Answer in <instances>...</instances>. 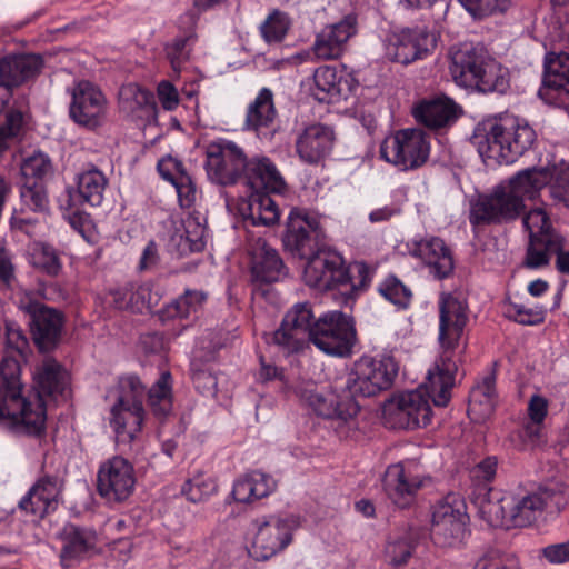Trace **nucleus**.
<instances>
[{"instance_id": "nucleus-41", "label": "nucleus", "mask_w": 569, "mask_h": 569, "mask_svg": "<svg viewBox=\"0 0 569 569\" xmlns=\"http://www.w3.org/2000/svg\"><path fill=\"white\" fill-rule=\"evenodd\" d=\"M277 116L273 93L269 88L259 90L254 100L248 106L244 124L247 129L258 131L269 128Z\"/></svg>"}, {"instance_id": "nucleus-46", "label": "nucleus", "mask_w": 569, "mask_h": 569, "mask_svg": "<svg viewBox=\"0 0 569 569\" xmlns=\"http://www.w3.org/2000/svg\"><path fill=\"white\" fill-rule=\"evenodd\" d=\"M171 373L163 371L148 392V403L158 417H166L172 406Z\"/></svg>"}, {"instance_id": "nucleus-29", "label": "nucleus", "mask_w": 569, "mask_h": 569, "mask_svg": "<svg viewBox=\"0 0 569 569\" xmlns=\"http://www.w3.org/2000/svg\"><path fill=\"white\" fill-rule=\"evenodd\" d=\"M358 31V16L350 12L337 23L327 26L316 36L312 50L318 59L335 60L345 51L347 42Z\"/></svg>"}, {"instance_id": "nucleus-49", "label": "nucleus", "mask_w": 569, "mask_h": 569, "mask_svg": "<svg viewBox=\"0 0 569 569\" xmlns=\"http://www.w3.org/2000/svg\"><path fill=\"white\" fill-rule=\"evenodd\" d=\"M216 490L217 483L214 480L203 473L194 475L182 487V493L194 503L207 500Z\"/></svg>"}, {"instance_id": "nucleus-35", "label": "nucleus", "mask_w": 569, "mask_h": 569, "mask_svg": "<svg viewBox=\"0 0 569 569\" xmlns=\"http://www.w3.org/2000/svg\"><path fill=\"white\" fill-rule=\"evenodd\" d=\"M335 140L333 130L321 123L311 124L298 136L296 150L300 159L316 164L329 154Z\"/></svg>"}, {"instance_id": "nucleus-4", "label": "nucleus", "mask_w": 569, "mask_h": 569, "mask_svg": "<svg viewBox=\"0 0 569 569\" xmlns=\"http://www.w3.org/2000/svg\"><path fill=\"white\" fill-rule=\"evenodd\" d=\"M566 505L562 492L550 488L528 490L523 487L506 492L497 501L489 500L483 511L493 515L492 522L506 528H525L542 517L545 510L560 511Z\"/></svg>"}, {"instance_id": "nucleus-1", "label": "nucleus", "mask_w": 569, "mask_h": 569, "mask_svg": "<svg viewBox=\"0 0 569 569\" xmlns=\"http://www.w3.org/2000/svg\"><path fill=\"white\" fill-rule=\"evenodd\" d=\"M37 393L31 397L21 381V366L17 358L0 360V425L19 435L41 437L46 432V398L64 397L70 387V375L53 358H46L34 371Z\"/></svg>"}, {"instance_id": "nucleus-42", "label": "nucleus", "mask_w": 569, "mask_h": 569, "mask_svg": "<svg viewBox=\"0 0 569 569\" xmlns=\"http://www.w3.org/2000/svg\"><path fill=\"white\" fill-rule=\"evenodd\" d=\"M28 111L29 101L20 97L0 113V154L9 148L10 139L20 133Z\"/></svg>"}, {"instance_id": "nucleus-10", "label": "nucleus", "mask_w": 569, "mask_h": 569, "mask_svg": "<svg viewBox=\"0 0 569 569\" xmlns=\"http://www.w3.org/2000/svg\"><path fill=\"white\" fill-rule=\"evenodd\" d=\"M254 532L249 555L258 561H266L283 551L293 540V532L300 526L295 515L263 516L252 521Z\"/></svg>"}, {"instance_id": "nucleus-23", "label": "nucleus", "mask_w": 569, "mask_h": 569, "mask_svg": "<svg viewBox=\"0 0 569 569\" xmlns=\"http://www.w3.org/2000/svg\"><path fill=\"white\" fill-rule=\"evenodd\" d=\"M136 476L132 463L121 456L101 462L97 473V491L110 503L127 500L133 492Z\"/></svg>"}, {"instance_id": "nucleus-22", "label": "nucleus", "mask_w": 569, "mask_h": 569, "mask_svg": "<svg viewBox=\"0 0 569 569\" xmlns=\"http://www.w3.org/2000/svg\"><path fill=\"white\" fill-rule=\"evenodd\" d=\"M428 481L430 477L420 473L417 465L399 462L387 468L382 486L393 506L407 509L416 502L419 490Z\"/></svg>"}, {"instance_id": "nucleus-53", "label": "nucleus", "mask_w": 569, "mask_h": 569, "mask_svg": "<svg viewBox=\"0 0 569 569\" xmlns=\"http://www.w3.org/2000/svg\"><path fill=\"white\" fill-rule=\"evenodd\" d=\"M548 415V401L538 395L530 398L528 403V416L530 423L525 427V432L531 439L539 438L541 425Z\"/></svg>"}, {"instance_id": "nucleus-11", "label": "nucleus", "mask_w": 569, "mask_h": 569, "mask_svg": "<svg viewBox=\"0 0 569 569\" xmlns=\"http://www.w3.org/2000/svg\"><path fill=\"white\" fill-rule=\"evenodd\" d=\"M74 184V187H68L66 194L60 199V208L68 213L73 227L84 219L80 206H101L109 179L96 164L89 163L77 173Z\"/></svg>"}, {"instance_id": "nucleus-27", "label": "nucleus", "mask_w": 569, "mask_h": 569, "mask_svg": "<svg viewBox=\"0 0 569 569\" xmlns=\"http://www.w3.org/2000/svg\"><path fill=\"white\" fill-rule=\"evenodd\" d=\"M107 100L102 91L90 81L81 80L71 92L70 118L79 126L96 129L106 112Z\"/></svg>"}, {"instance_id": "nucleus-61", "label": "nucleus", "mask_w": 569, "mask_h": 569, "mask_svg": "<svg viewBox=\"0 0 569 569\" xmlns=\"http://www.w3.org/2000/svg\"><path fill=\"white\" fill-rule=\"evenodd\" d=\"M541 555L548 562L553 565L569 562V540L548 545L541 549Z\"/></svg>"}, {"instance_id": "nucleus-20", "label": "nucleus", "mask_w": 569, "mask_h": 569, "mask_svg": "<svg viewBox=\"0 0 569 569\" xmlns=\"http://www.w3.org/2000/svg\"><path fill=\"white\" fill-rule=\"evenodd\" d=\"M19 308L29 317L30 333L38 349L53 350L61 339L63 315L28 295L20 299Z\"/></svg>"}, {"instance_id": "nucleus-3", "label": "nucleus", "mask_w": 569, "mask_h": 569, "mask_svg": "<svg viewBox=\"0 0 569 569\" xmlns=\"http://www.w3.org/2000/svg\"><path fill=\"white\" fill-rule=\"evenodd\" d=\"M537 141V133L527 120L506 116L479 122L471 137L483 161L498 164L515 163Z\"/></svg>"}, {"instance_id": "nucleus-44", "label": "nucleus", "mask_w": 569, "mask_h": 569, "mask_svg": "<svg viewBox=\"0 0 569 569\" xmlns=\"http://www.w3.org/2000/svg\"><path fill=\"white\" fill-rule=\"evenodd\" d=\"M52 172L53 166L50 157L42 151H37L23 159L20 167V182L47 184Z\"/></svg>"}, {"instance_id": "nucleus-43", "label": "nucleus", "mask_w": 569, "mask_h": 569, "mask_svg": "<svg viewBox=\"0 0 569 569\" xmlns=\"http://www.w3.org/2000/svg\"><path fill=\"white\" fill-rule=\"evenodd\" d=\"M377 293L397 310H408L413 300L412 289L395 273L386 274L377 284Z\"/></svg>"}, {"instance_id": "nucleus-30", "label": "nucleus", "mask_w": 569, "mask_h": 569, "mask_svg": "<svg viewBox=\"0 0 569 569\" xmlns=\"http://www.w3.org/2000/svg\"><path fill=\"white\" fill-rule=\"evenodd\" d=\"M411 254L420 259L429 273L438 280L447 279L453 272L455 263L451 250L439 237H428L416 241Z\"/></svg>"}, {"instance_id": "nucleus-45", "label": "nucleus", "mask_w": 569, "mask_h": 569, "mask_svg": "<svg viewBox=\"0 0 569 569\" xmlns=\"http://www.w3.org/2000/svg\"><path fill=\"white\" fill-rule=\"evenodd\" d=\"M350 280L342 286L346 300H356L370 287L376 273V268L365 261H355L347 266Z\"/></svg>"}, {"instance_id": "nucleus-34", "label": "nucleus", "mask_w": 569, "mask_h": 569, "mask_svg": "<svg viewBox=\"0 0 569 569\" xmlns=\"http://www.w3.org/2000/svg\"><path fill=\"white\" fill-rule=\"evenodd\" d=\"M393 415L400 428H425L431 422L432 409L423 392L412 390L398 397Z\"/></svg>"}, {"instance_id": "nucleus-2", "label": "nucleus", "mask_w": 569, "mask_h": 569, "mask_svg": "<svg viewBox=\"0 0 569 569\" xmlns=\"http://www.w3.org/2000/svg\"><path fill=\"white\" fill-rule=\"evenodd\" d=\"M438 342L441 349L436 371L429 372L428 396L438 407H446L451 398L456 375L467 341L463 340L469 323V305L458 292L441 293L438 300Z\"/></svg>"}, {"instance_id": "nucleus-38", "label": "nucleus", "mask_w": 569, "mask_h": 569, "mask_svg": "<svg viewBox=\"0 0 569 569\" xmlns=\"http://www.w3.org/2000/svg\"><path fill=\"white\" fill-rule=\"evenodd\" d=\"M349 82L335 67L321 66L315 70L311 96L321 103H335L347 97Z\"/></svg>"}, {"instance_id": "nucleus-62", "label": "nucleus", "mask_w": 569, "mask_h": 569, "mask_svg": "<svg viewBox=\"0 0 569 569\" xmlns=\"http://www.w3.org/2000/svg\"><path fill=\"white\" fill-rule=\"evenodd\" d=\"M192 382L201 393H211L216 390L217 378L206 369L192 368Z\"/></svg>"}, {"instance_id": "nucleus-15", "label": "nucleus", "mask_w": 569, "mask_h": 569, "mask_svg": "<svg viewBox=\"0 0 569 569\" xmlns=\"http://www.w3.org/2000/svg\"><path fill=\"white\" fill-rule=\"evenodd\" d=\"M250 270L252 276V295L271 300L273 290L270 284L278 282L286 274V266L277 249L266 239L257 238L248 242Z\"/></svg>"}, {"instance_id": "nucleus-57", "label": "nucleus", "mask_w": 569, "mask_h": 569, "mask_svg": "<svg viewBox=\"0 0 569 569\" xmlns=\"http://www.w3.org/2000/svg\"><path fill=\"white\" fill-rule=\"evenodd\" d=\"M529 239L526 263L530 268H540L548 263V252L553 246V239Z\"/></svg>"}, {"instance_id": "nucleus-14", "label": "nucleus", "mask_w": 569, "mask_h": 569, "mask_svg": "<svg viewBox=\"0 0 569 569\" xmlns=\"http://www.w3.org/2000/svg\"><path fill=\"white\" fill-rule=\"evenodd\" d=\"M430 153L428 136L421 129H402L387 138L381 147V158L401 170H413L423 166Z\"/></svg>"}, {"instance_id": "nucleus-26", "label": "nucleus", "mask_w": 569, "mask_h": 569, "mask_svg": "<svg viewBox=\"0 0 569 569\" xmlns=\"http://www.w3.org/2000/svg\"><path fill=\"white\" fill-rule=\"evenodd\" d=\"M343 377L336 380L333 391L326 393L310 391L306 401L312 411L325 419L348 423L360 410L357 397L343 390Z\"/></svg>"}, {"instance_id": "nucleus-47", "label": "nucleus", "mask_w": 569, "mask_h": 569, "mask_svg": "<svg viewBox=\"0 0 569 569\" xmlns=\"http://www.w3.org/2000/svg\"><path fill=\"white\" fill-rule=\"evenodd\" d=\"M206 227L197 219L189 217L183 221V233L179 236L178 248L181 254L201 252L206 248Z\"/></svg>"}, {"instance_id": "nucleus-25", "label": "nucleus", "mask_w": 569, "mask_h": 569, "mask_svg": "<svg viewBox=\"0 0 569 569\" xmlns=\"http://www.w3.org/2000/svg\"><path fill=\"white\" fill-rule=\"evenodd\" d=\"M437 41L436 33L426 26L405 28L390 39L388 54L396 62L409 64L429 57Z\"/></svg>"}, {"instance_id": "nucleus-7", "label": "nucleus", "mask_w": 569, "mask_h": 569, "mask_svg": "<svg viewBox=\"0 0 569 569\" xmlns=\"http://www.w3.org/2000/svg\"><path fill=\"white\" fill-rule=\"evenodd\" d=\"M144 387L139 377L123 376L118 382V398L110 410V426L118 443L129 445L141 431L144 420Z\"/></svg>"}, {"instance_id": "nucleus-40", "label": "nucleus", "mask_w": 569, "mask_h": 569, "mask_svg": "<svg viewBox=\"0 0 569 569\" xmlns=\"http://www.w3.org/2000/svg\"><path fill=\"white\" fill-rule=\"evenodd\" d=\"M276 488L272 476L254 470L234 480L231 495L237 502L251 503L268 497Z\"/></svg>"}, {"instance_id": "nucleus-32", "label": "nucleus", "mask_w": 569, "mask_h": 569, "mask_svg": "<svg viewBox=\"0 0 569 569\" xmlns=\"http://www.w3.org/2000/svg\"><path fill=\"white\" fill-rule=\"evenodd\" d=\"M19 196L20 208L13 210L10 224L14 229L27 231L36 222L34 219L26 216L27 212L46 213L49 211L48 188L47 184L20 182Z\"/></svg>"}, {"instance_id": "nucleus-56", "label": "nucleus", "mask_w": 569, "mask_h": 569, "mask_svg": "<svg viewBox=\"0 0 569 569\" xmlns=\"http://www.w3.org/2000/svg\"><path fill=\"white\" fill-rule=\"evenodd\" d=\"M506 317L523 326H537L545 321L546 310L542 307L527 308L523 305L510 302L506 309Z\"/></svg>"}, {"instance_id": "nucleus-64", "label": "nucleus", "mask_w": 569, "mask_h": 569, "mask_svg": "<svg viewBox=\"0 0 569 569\" xmlns=\"http://www.w3.org/2000/svg\"><path fill=\"white\" fill-rule=\"evenodd\" d=\"M472 569H519L515 559L506 557H483L480 558Z\"/></svg>"}, {"instance_id": "nucleus-52", "label": "nucleus", "mask_w": 569, "mask_h": 569, "mask_svg": "<svg viewBox=\"0 0 569 569\" xmlns=\"http://www.w3.org/2000/svg\"><path fill=\"white\" fill-rule=\"evenodd\" d=\"M289 30L287 16L278 10L270 13L260 26L262 38L268 43L281 42Z\"/></svg>"}, {"instance_id": "nucleus-5", "label": "nucleus", "mask_w": 569, "mask_h": 569, "mask_svg": "<svg viewBox=\"0 0 569 569\" xmlns=\"http://www.w3.org/2000/svg\"><path fill=\"white\" fill-rule=\"evenodd\" d=\"M242 177L251 189L247 219L253 226L270 227L277 223L280 212L270 193H281L286 182L276 164L267 157L247 158Z\"/></svg>"}, {"instance_id": "nucleus-18", "label": "nucleus", "mask_w": 569, "mask_h": 569, "mask_svg": "<svg viewBox=\"0 0 569 569\" xmlns=\"http://www.w3.org/2000/svg\"><path fill=\"white\" fill-rule=\"evenodd\" d=\"M317 323L310 303H296L283 316L272 340L283 352L298 353L309 346Z\"/></svg>"}, {"instance_id": "nucleus-59", "label": "nucleus", "mask_w": 569, "mask_h": 569, "mask_svg": "<svg viewBox=\"0 0 569 569\" xmlns=\"http://www.w3.org/2000/svg\"><path fill=\"white\" fill-rule=\"evenodd\" d=\"M157 170L160 177L163 180L170 182L171 184L176 183L180 176L188 173L183 163L180 160L172 157H167L159 160L157 164Z\"/></svg>"}, {"instance_id": "nucleus-24", "label": "nucleus", "mask_w": 569, "mask_h": 569, "mask_svg": "<svg viewBox=\"0 0 569 569\" xmlns=\"http://www.w3.org/2000/svg\"><path fill=\"white\" fill-rule=\"evenodd\" d=\"M64 480L58 473H42L20 499L18 507L34 519L57 511L63 501Z\"/></svg>"}, {"instance_id": "nucleus-54", "label": "nucleus", "mask_w": 569, "mask_h": 569, "mask_svg": "<svg viewBox=\"0 0 569 569\" xmlns=\"http://www.w3.org/2000/svg\"><path fill=\"white\" fill-rule=\"evenodd\" d=\"M32 260L37 269L50 277H57L62 269V262L57 250L48 243H42L40 248L34 251Z\"/></svg>"}, {"instance_id": "nucleus-48", "label": "nucleus", "mask_w": 569, "mask_h": 569, "mask_svg": "<svg viewBox=\"0 0 569 569\" xmlns=\"http://www.w3.org/2000/svg\"><path fill=\"white\" fill-rule=\"evenodd\" d=\"M522 224L529 233V239H553L551 221L541 208L532 209L525 214Z\"/></svg>"}, {"instance_id": "nucleus-39", "label": "nucleus", "mask_w": 569, "mask_h": 569, "mask_svg": "<svg viewBox=\"0 0 569 569\" xmlns=\"http://www.w3.org/2000/svg\"><path fill=\"white\" fill-rule=\"evenodd\" d=\"M208 300V293L199 289H186L182 295L170 303L163 306L158 317L162 323L171 320H194L198 318L204 303Z\"/></svg>"}, {"instance_id": "nucleus-36", "label": "nucleus", "mask_w": 569, "mask_h": 569, "mask_svg": "<svg viewBox=\"0 0 569 569\" xmlns=\"http://www.w3.org/2000/svg\"><path fill=\"white\" fill-rule=\"evenodd\" d=\"M60 560L63 567L72 561L88 557L97 546V533L93 529L74 523H67L61 533Z\"/></svg>"}, {"instance_id": "nucleus-13", "label": "nucleus", "mask_w": 569, "mask_h": 569, "mask_svg": "<svg viewBox=\"0 0 569 569\" xmlns=\"http://www.w3.org/2000/svg\"><path fill=\"white\" fill-rule=\"evenodd\" d=\"M357 340L352 317L342 311H329L318 318L310 342L329 356L349 357Z\"/></svg>"}, {"instance_id": "nucleus-55", "label": "nucleus", "mask_w": 569, "mask_h": 569, "mask_svg": "<svg viewBox=\"0 0 569 569\" xmlns=\"http://www.w3.org/2000/svg\"><path fill=\"white\" fill-rule=\"evenodd\" d=\"M460 4L473 17L485 18L508 10L512 0H458Z\"/></svg>"}, {"instance_id": "nucleus-16", "label": "nucleus", "mask_w": 569, "mask_h": 569, "mask_svg": "<svg viewBox=\"0 0 569 569\" xmlns=\"http://www.w3.org/2000/svg\"><path fill=\"white\" fill-rule=\"evenodd\" d=\"M44 61L40 54H7L0 59V113L12 106L13 100L24 94H14L19 87L33 81L41 72Z\"/></svg>"}, {"instance_id": "nucleus-8", "label": "nucleus", "mask_w": 569, "mask_h": 569, "mask_svg": "<svg viewBox=\"0 0 569 569\" xmlns=\"http://www.w3.org/2000/svg\"><path fill=\"white\" fill-rule=\"evenodd\" d=\"M399 372V362L390 353L363 356L352 370L343 376V390L357 398H369L392 387Z\"/></svg>"}, {"instance_id": "nucleus-28", "label": "nucleus", "mask_w": 569, "mask_h": 569, "mask_svg": "<svg viewBox=\"0 0 569 569\" xmlns=\"http://www.w3.org/2000/svg\"><path fill=\"white\" fill-rule=\"evenodd\" d=\"M460 114V106L445 94L421 99L412 108L416 121L432 131L450 128Z\"/></svg>"}, {"instance_id": "nucleus-33", "label": "nucleus", "mask_w": 569, "mask_h": 569, "mask_svg": "<svg viewBox=\"0 0 569 569\" xmlns=\"http://www.w3.org/2000/svg\"><path fill=\"white\" fill-rule=\"evenodd\" d=\"M497 371L495 366L476 380L469 392L468 416L476 422H482L495 411L498 402Z\"/></svg>"}, {"instance_id": "nucleus-50", "label": "nucleus", "mask_w": 569, "mask_h": 569, "mask_svg": "<svg viewBox=\"0 0 569 569\" xmlns=\"http://www.w3.org/2000/svg\"><path fill=\"white\" fill-rule=\"evenodd\" d=\"M193 42L192 34H183L176 37L166 46V54L174 72L179 73L182 64L189 60Z\"/></svg>"}, {"instance_id": "nucleus-21", "label": "nucleus", "mask_w": 569, "mask_h": 569, "mask_svg": "<svg viewBox=\"0 0 569 569\" xmlns=\"http://www.w3.org/2000/svg\"><path fill=\"white\" fill-rule=\"evenodd\" d=\"M325 229L320 218L306 209L292 208L287 218L283 243L288 250L300 258L308 257L325 240Z\"/></svg>"}, {"instance_id": "nucleus-31", "label": "nucleus", "mask_w": 569, "mask_h": 569, "mask_svg": "<svg viewBox=\"0 0 569 569\" xmlns=\"http://www.w3.org/2000/svg\"><path fill=\"white\" fill-rule=\"evenodd\" d=\"M103 302L114 310L142 313L151 308L152 287L148 282H126L110 288L104 295Z\"/></svg>"}, {"instance_id": "nucleus-63", "label": "nucleus", "mask_w": 569, "mask_h": 569, "mask_svg": "<svg viewBox=\"0 0 569 569\" xmlns=\"http://www.w3.org/2000/svg\"><path fill=\"white\" fill-rule=\"evenodd\" d=\"M497 466L496 457H487L472 469V477L486 483L491 482L496 476Z\"/></svg>"}, {"instance_id": "nucleus-12", "label": "nucleus", "mask_w": 569, "mask_h": 569, "mask_svg": "<svg viewBox=\"0 0 569 569\" xmlns=\"http://www.w3.org/2000/svg\"><path fill=\"white\" fill-rule=\"evenodd\" d=\"M204 170L208 179L218 186L236 184L243 176L247 156L234 141L219 138L206 146Z\"/></svg>"}, {"instance_id": "nucleus-19", "label": "nucleus", "mask_w": 569, "mask_h": 569, "mask_svg": "<svg viewBox=\"0 0 569 569\" xmlns=\"http://www.w3.org/2000/svg\"><path fill=\"white\" fill-rule=\"evenodd\" d=\"M303 259H307L303 280L310 288L320 291L341 290L350 280L343 257L335 250L318 248Z\"/></svg>"}, {"instance_id": "nucleus-51", "label": "nucleus", "mask_w": 569, "mask_h": 569, "mask_svg": "<svg viewBox=\"0 0 569 569\" xmlns=\"http://www.w3.org/2000/svg\"><path fill=\"white\" fill-rule=\"evenodd\" d=\"M416 549V541L411 533L389 540L386 547V556L393 566H402L408 562Z\"/></svg>"}, {"instance_id": "nucleus-17", "label": "nucleus", "mask_w": 569, "mask_h": 569, "mask_svg": "<svg viewBox=\"0 0 569 569\" xmlns=\"http://www.w3.org/2000/svg\"><path fill=\"white\" fill-rule=\"evenodd\" d=\"M519 201L505 192L503 183L490 193H479L469 201V223L476 232L479 227L500 224L519 217Z\"/></svg>"}, {"instance_id": "nucleus-37", "label": "nucleus", "mask_w": 569, "mask_h": 569, "mask_svg": "<svg viewBox=\"0 0 569 569\" xmlns=\"http://www.w3.org/2000/svg\"><path fill=\"white\" fill-rule=\"evenodd\" d=\"M550 179L547 169L542 168H528L519 171L509 179L507 184H503L505 192L513 196L519 203V216L525 210V199H535L541 189H543Z\"/></svg>"}, {"instance_id": "nucleus-6", "label": "nucleus", "mask_w": 569, "mask_h": 569, "mask_svg": "<svg viewBox=\"0 0 569 569\" xmlns=\"http://www.w3.org/2000/svg\"><path fill=\"white\" fill-rule=\"evenodd\" d=\"M450 73L457 84L482 92L503 93L509 87L500 66L483 47L472 43H463L452 51Z\"/></svg>"}, {"instance_id": "nucleus-60", "label": "nucleus", "mask_w": 569, "mask_h": 569, "mask_svg": "<svg viewBox=\"0 0 569 569\" xmlns=\"http://www.w3.org/2000/svg\"><path fill=\"white\" fill-rule=\"evenodd\" d=\"M159 101L164 110L172 111L179 104V94L176 87L168 80H162L157 88Z\"/></svg>"}, {"instance_id": "nucleus-9", "label": "nucleus", "mask_w": 569, "mask_h": 569, "mask_svg": "<svg viewBox=\"0 0 569 569\" xmlns=\"http://www.w3.org/2000/svg\"><path fill=\"white\" fill-rule=\"evenodd\" d=\"M469 516L465 499L450 492L433 507L430 537L435 546L443 549H458L470 535Z\"/></svg>"}, {"instance_id": "nucleus-58", "label": "nucleus", "mask_w": 569, "mask_h": 569, "mask_svg": "<svg viewBox=\"0 0 569 569\" xmlns=\"http://www.w3.org/2000/svg\"><path fill=\"white\" fill-rule=\"evenodd\" d=\"M176 189L181 208H191L197 200V187L189 173L180 176L172 184Z\"/></svg>"}]
</instances>
